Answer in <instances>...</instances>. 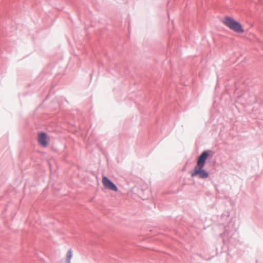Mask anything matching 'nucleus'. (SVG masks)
Returning <instances> with one entry per match:
<instances>
[{"mask_svg":"<svg viewBox=\"0 0 263 263\" xmlns=\"http://www.w3.org/2000/svg\"><path fill=\"white\" fill-rule=\"evenodd\" d=\"M222 23L231 30L238 33H242L244 29L240 23L230 16H226L222 20Z\"/></svg>","mask_w":263,"mask_h":263,"instance_id":"1","label":"nucleus"},{"mask_svg":"<svg viewBox=\"0 0 263 263\" xmlns=\"http://www.w3.org/2000/svg\"><path fill=\"white\" fill-rule=\"evenodd\" d=\"M102 184L103 186L107 189L110 190L112 191L117 192L118 188L116 185L107 177L103 176L102 177Z\"/></svg>","mask_w":263,"mask_h":263,"instance_id":"2","label":"nucleus"},{"mask_svg":"<svg viewBox=\"0 0 263 263\" xmlns=\"http://www.w3.org/2000/svg\"><path fill=\"white\" fill-rule=\"evenodd\" d=\"M203 167L200 166H195L194 171L191 172V175L192 177L199 175V177L204 179L208 177V173L203 169Z\"/></svg>","mask_w":263,"mask_h":263,"instance_id":"3","label":"nucleus"},{"mask_svg":"<svg viewBox=\"0 0 263 263\" xmlns=\"http://www.w3.org/2000/svg\"><path fill=\"white\" fill-rule=\"evenodd\" d=\"M37 142L43 147H46L48 145L49 139L45 133H40L37 136Z\"/></svg>","mask_w":263,"mask_h":263,"instance_id":"4","label":"nucleus"},{"mask_svg":"<svg viewBox=\"0 0 263 263\" xmlns=\"http://www.w3.org/2000/svg\"><path fill=\"white\" fill-rule=\"evenodd\" d=\"M208 156L209 154L208 153V152L205 151L203 152L198 158L196 166L203 167L204 166L205 161L208 159Z\"/></svg>","mask_w":263,"mask_h":263,"instance_id":"5","label":"nucleus"},{"mask_svg":"<svg viewBox=\"0 0 263 263\" xmlns=\"http://www.w3.org/2000/svg\"><path fill=\"white\" fill-rule=\"evenodd\" d=\"M72 254L71 250H69L67 254V263H70V259L72 257Z\"/></svg>","mask_w":263,"mask_h":263,"instance_id":"6","label":"nucleus"}]
</instances>
